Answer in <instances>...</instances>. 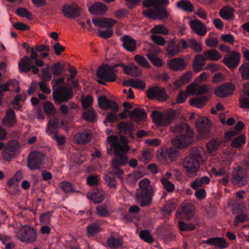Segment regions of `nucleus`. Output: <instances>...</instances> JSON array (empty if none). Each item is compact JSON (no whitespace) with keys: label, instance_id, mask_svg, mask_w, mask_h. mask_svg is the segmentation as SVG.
Wrapping results in <instances>:
<instances>
[{"label":"nucleus","instance_id":"obj_1","mask_svg":"<svg viewBox=\"0 0 249 249\" xmlns=\"http://www.w3.org/2000/svg\"><path fill=\"white\" fill-rule=\"evenodd\" d=\"M107 141L111 148L113 149L115 154L109 172L119 177L122 175L123 171L119 167L125 164L127 162L128 158L126 154L130 149L127 145L128 141L123 137H121L119 140L117 136L111 135L107 138Z\"/></svg>","mask_w":249,"mask_h":249},{"label":"nucleus","instance_id":"obj_2","mask_svg":"<svg viewBox=\"0 0 249 249\" xmlns=\"http://www.w3.org/2000/svg\"><path fill=\"white\" fill-rule=\"evenodd\" d=\"M117 66L123 67L124 72L130 76L137 77L141 74V71L139 68L134 64L131 63L128 65L123 64L114 65L111 67L107 65H102L97 71V75L99 79L97 81L100 84H103V81L113 82L117 79L118 71L115 69Z\"/></svg>","mask_w":249,"mask_h":249},{"label":"nucleus","instance_id":"obj_3","mask_svg":"<svg viewBox=\"0 0 249 249\" xmlns=\"http://www.w3.org/2000/svg\"><path fill=\"white\" fill-rule=\"evenodd\" d=\"M176 136L172 140V144L178 148H186L194 142V133L190 125L183 122L170 127Z\"/></svg>","mask_w":249,"mask_h":249},{"label":"nucleus","instance_id":"obj_4","mask_svg":"<svg viewBox=\"0 0 249 249\" xmlns=\"http://www.w3.org/2000/svg\"><path fill=\"white\" fill-rule=\"evenodd\" d=\"M204 154L205 150L202 147H193L191 149L189 156L184 159L182 166L188 176L192 177L196 175L200 164L204 161Z\"/></svg>","mask_w":249,"mask_h":249},{"label":"nucleus","instance_id":"obj_5","mask_svg":"<svg viewBox=\"0 0 249 249\" xmlns=\"http://www.w3.org/2000/svg\"><path fill=\"white\" fill-rule=\"evenodd\" d=\"M169 0H143V5L150 8L142 11L146 17L152 19L167 18L169 14L163 5L169 4Z\"/></svg>","mask_w":249,"mask_h":249},{"label":"nucleus","instance_id":"obj_6","mask_svg":"<svg viewBox=\"0 0 249 249\" xmlns=\"http://www.w3.org/2000/svg\"><path fill=\"white\" fill-rule=\"evenodd\" d=\"M154 194V189L149 179L144 178L139 182L136 197L142 207H146L152 203Z\"/></svg>","mask_w":249,"mask_h":249},{"label":"nucleus","instance_id":"obj_7","mask_svg":"<svg viewBox=\"0 0 249 249\" xmlns=\"http://www.w3.org/2000/svg\"><path fill=\"white\" fill-rule=\"evenodd\" d=\"M16 232L17 237L23 243L30 244L36 241V230L28 225H21L19 230Z\"/></svg>","mask_w":249,"mask_h":249},{"label":"nucleus","instance_id":"obj_8","mask_svg":"<svg viewBox=\"0 0 249 249\" xmlns=\"http://www.w3.org/2000/svg\"><path fill=\"white\" fill-rule=\"evenodd\" d=\"M151 116L153 122L158 125L167 126L172 122L176 116V112L169 110L160 112L157 110L152 112Z\"/></svg>","mask_w":249,"mask_h":249},{"label":"nucleus","instance_id":"obj_9","mask_svg":"<svg viewBox=\"0 0 249 249\" xmlns=\"http://www.w3.org/2000/svg\"><path fill=\"white\" fill-rule=\"evenodd\" d=\"M143 50L146 53L145 56L154 66L158 67L163 66L162 61L158 57L159 54L160 53V50L158 47L151 44L147 43L144 46Z\"/></svg>","mask_w":249,"mask_h":249},{"label":"nucleus","instance_id":"obj_10","mask_svg":"<svg viewBox=\"0 0 249 249\" xmlns=\"http://www.w3.org/2000/svg\"><path fill=\"white\" fill-rule=\"evenodd\" d=\"M72 95L71 90L65 86H61L53 92V97L56 104L68 101Z\"/></svg>","mask_w":249,"mask_h":249},{"label":"nucleus","instance_id":"obj_11","mask_svg":"<svg viewBox=\"0 0 249 249\" xmlns=\"http://www.w3.org/2000/svg\"><path fill=\"white\" fill-rule=\"evenodd\" d=\"M43 154L37 151H34L30 153L28 156L27 167L31 170L39 169L42 163Z\"/></svg>","mask_w":249,"mask_h":249},{"label":"nucleus","instance_id":"obj_12","mask_svg":"<svg viewBox=\"0 0 249 249\" xmlns=\"http://www.w3.org/2000/svg\"><path fill=\"white\" fill-rule=\"evenodd\" d=\"M19 152V145L16 141H11L8 143L2 153L3 158L9 160L12 159L14 156L18 154Z\"/></svg>","mask_w":249,"mask_h":249},{"label":"nucleus","instance_id":"obj_13","mask_svg":"<svg viewBox=\"0 0 249 249\" xmlns=\"http://www.w3.org/2000/svg\"><path fill=\"white\" fill-rule=\"evenodd\" d=\"M211 90L210 86L207 85H199L196 83H192L187 87L186 92L188 95H202L208 93Z\"/></svg>","mask_w":249,"mask_h":249},{"label":"nucleus","instance_id":"obj_14","mask_svg":"<svg viewBox=\"0 0 249 249\" xmlns=\"http://www.w3.org/2000/svg\"><path fill=\"white\" fill-rule=\"evenodd\" d=\"M223 63L228 68L233 69L238 66L240 62V54L236 51H232L225 55Z\"/></svg>","mask_w":249,"mask_h":249},{"label":"nucleus","instance_id":"obj_15","mask_svg":"<svg viewBox=\"0 0 249 249\" xmlns=\"http://www.w3.org/2000/svg\"><path fill=\"white\" fill-rule=\"evenodd\" d=\"M63 15L65 17L75 18L80 15L81 9L75 3L66 4L61 8Z\"/></svg>","mask_w":249,"mask_h":249},{"label":"nucleus","instance_id":"obj_16","mask_svg":"<svg viewBox=\"0 0 249 249\" xmlns=\"http://www.w3.org/2000/svg\"><path fill=\"white\" fill-rule=\"evenodd\" d=\"M235 89L234 86L228 83L222 84L214 89L215 94L221 98H224L233 94Z\"/></svg>","mask_w":249,"mask_h":249},{"label":"nucleus","instance_id":"obj_17","mask_svg":"<svg viewBox=\"0 0 249 249\" xmlns=\"http://www.w3.org/2000/svg\"><path fill=\"white\" fill-rule=\"evenodd\" d=\"M196 125L198 131L202 135H206L210 132L211 124L207 118L200 117L196 121Z\"/></svg>","mask_w":249,"mask_h":249},{"label":"nucleus","instance_id":"obj_18","mask_svg":"<svg viewBox=\"0 0 249 249\" xmlns=\"http://www.w3.org/2000/svg\"><path fill=\"white\" fill-rule=\"evenodd\" d=\"M92 21L95 26L105 28H112L117 23L113 18H93Z\"/></svg>","mask_w":249,"mask_h":249},{"label":"nucleus","instance_id":"obj_19","mask_svg":"<svg viewBox=\"0 0 249 249\" xmlns=\"http://www.w3.org/2000/svg\"><path fill=\"white\" fill-rule=\"evenodd\" d=\"M189 25L192 31L200 36H204L207 33L206 27L200 20L192 19L190 20Z\"/></svg>","mask_w":249,"mask_h":249},{"label":"nucleus","instance_id":"obj_20","mask_svg":"<svg viewBox=\"0 0 249 249\" xmlns=\"http://www.w3.org/2000/svg\"><path fill=\"white\" fill-rule=\"evenodd\" d=\"M168 65L170 69L174 71H182L185 69L187 63L184 59L178 57L168 61Z\"/></svg>","mask_w":249,"mask_h":249},{"label":"nucleus","instance_id":"obj_21","mask_svg":"<svg viewBox=\"0 0 249 249\" xmlns=\"http://www.w3.org/2000/svg\"><path fill=\"white\" fill-rule=\"evenodd\" d=\"M147 96L149 99L156 98L159 100H166L167 95L163 89L158 87L150 88L147 90Z\"/></svg>","mask_w":249,"mask_h":249},{"label":"nucleus","instance_id":"obj_22","mask_svg":"<svg viewBox=\"0 0 249 249\" xmlns=\"http://www.w3.org/2000/svg\"><path fill=\"white\" fill-rule=\"evenodd\" d=\"M98 105L100 107L103 109H111L114 111H118V107L116 103L104 96L98 97Z\"/></svg>","mask_w":249,"mask_h":249},{"label":"nucleus","instance_id":"obj_23","mask_svg":"<svg viewBox=\"0 0 249 249\" xmlns=\"http://www.w3.org/2000/svg\"><path fill=\"white\" fill-rule=\"evenodd\" d=\"M239 101L241 108L249 109V82L244 84L243 94L240 96Z\"/></svg>","mask_w":249,"mask_h":249},{"label":"nucleus","instance_id":"obj_24","mask_svg":"<svg viewBox=\"0 0 249 249\" xmlns=\"http://www.w3.org/2000/svg\"><path fill=\"white\" fill-rule=\"evenodd\" d=\"M206 59L203 54L198 53L196 55L193 61L192 66L195 72L197 73L204 70Z\"/></svg>","mask_w":249,"mask_h":249},{"label":"nucleus","instance_id":"obj_25","mask_svg":"<svg viewBox=\"0 0 249 249\" xmlns=\"http://www.w3.org/2000/svg\"><path fill=\"white\" fill-rule=\"evenodd\" d=\"M203 242L210 246H214L216 248L220 249L226 248L229 246V244L226 240L221 237L210 238L204 241Z\"/></svg>","mask_w":249,"mask_h":249},{"label":"nucleus","instance_id":"obj_26","mask_svg":"<svg viewBox=\"0 0 249 249\" xmlns=\"http://www.w3.org/2000/svg\"><path fill=\"white\" fill-rule=\"evenodd\" d=\"M91 137V132L89 130H86L76 134L74 137V140L78 143L85 144L89 142Z\"/></svg>","mask_w":249,"mask_h":249},{"label":"nucleus","instance_id":"obj_27","mask_svg":"<svg viewBox=\"0 0 249 249\" xmlns=\"http://www.w3.org/2000/svg\"><path fill=\"white\" fill-rule=\"evenodd\" d=\"M105 192L101 189H96L87 194L89 199L92 200L94 203H98L102 201L104 198Z\"/></svg>","mask_w":249,"mask_h":249},{"label":"nucleus","instance_id":"obj_28","mask_svg":"<svg viewBox=\"0 0 249 249\" xmlns=\"http://www.w3.org/2000/svg\"><path fill=\"white\" fill-rule=\"evenodd\" d=\"M89 10L95 15H103L107 10V7L103 3L96 2L89 6Z\"/></svg>","mask_w":249,"mask_h":249},{"label":"nucleus","instance_id":"obj_29","mask_svg":"<svg viewBox=\"0 0 249 249\" xmlns=\"http://www.w3.org/2000/svg\"><path fill=\"white\" fill-rule=\"evenodd\" d=\"M121 40L123 41V46L126 50L132 52L136 49V41L130 36H124Z\"/></svg>","mask_w":249,"mask_h":249},{"label":"nucleus","instance_id":"obj_30","mask_svg":"<svg viewBox=\"0 0 249 249\" xmlns=\"http://www.w3.org/2000/svg\"><path fill=\"white\" fill-rule=\"evenodd\" d=\"M194 213V207L192 204H189L182 207L181 211L177 212V218L181 219L182 216H186L187 218L192 217Z\"/></svg>","mask_w":249,"mask_h":249},{"label":"nucleus","instance_id":"obj_31","mask_svg":"<svg viewBox=\"0 0 249 249\" xmlns=\"http://www.w3.org/2000/svg\"><path fill=\"white\" fill-rule=\"evenodd\" d=\"M16 123L15 113L12 109H8L2 121L3 125L11 127L12 126Z\"/></svg>","mask_w":249,"mask_h":249},{"label":"nucleus","instance_id":"obj_32","mask_svg":"<svg viewBox=\"0 0 249 249\" xmlns=\"http://www.w3.org/2000/svg\"><path fill=\"white\" fill-rule=\"evenodd\" d=\"M179 156V151L174 147H170L166 151L163 152L160 155V159L167 157L171 161L176 160Z\"/></svg>","mask_w":249,"mask_h":249},{"label":"nucleus","instance_id":"obj_33","mask_svg":"<svg viewBox=\"0 0 249 249\" xmlns=\"http://www.w3.org/2000/svg\"><path fill=\"white\" fill-rule=\"evenodd\" d=\"M130 117L132 120L138 122L144 120L146 117V114L143 109L135 108L130 112Z\"/></svg>","mask_w":249,"mask_h":249},{"label":"nucleus","instance_id":"obj_34","mask_svg":"<svg viewBox=\"0 0 249 249\" xmlns=\"http://www.w3.org/2000/svg\"><path fill=\"white\" fill-rule=\"evenodd\" d=\"M32 64V60L29 56H24L18 62L19 72H28L31 70Z\"/></svg>","mask_w":249,"mask_h":249},{"label":"nucleus","instance_id":"obj_35","mask_svg":"<svg viewBox=\"0 0 249 249\" xmlns=\"http://www.w3.org/2000/svg\"><path fill=\"white\" fill-rule=\"evenodd\" d=\"M124 86L131 87L136 89L143 90L145 87V83L140 79H130L123 82Z\"/></svg>","mask_w":249,"mask_h":249},{"label":"nucleus","instance_id":"obj_36","mask_svg":"<svg viewBox=\"0 0 249 249\" xmlns=\"http://www.w3.org/2000/svg\"><path fill=\"white\" fill-rule=\"evenodd\" d=\"M203 54L207 61L210 60L217 61L222 57V55L220 53L214 49H210L204 51Z\"/></svg>","mask_w":249,"mask_h":249},{"label":"nucleus","instance_id":"obj_37","mask_svg":"<svg viewBox=\"0 0 249 249\" xmlns=\"http://www.w3.org/2000/svg\"><path fill=\"white\" fill-rule=\"evenodd\" d=\"M108 246L111 249H114L121 246L123 244L122 238L118 235H111L107 241Z\"/></svg>","mask_w":249,"mask_h":249},{"label":"nucleus","instance_id":"obj_38","mask_svg":"<svg viewBox=\"0 0 249 249\" xmlns=\"http://www.w3.org/2000/svg\"><path fill=\"white\" fill-rule=\"evenodd\" d=\"M234 9L230 6H225L219 12V16L226 20L232 19L234 18Z\"/></svg>","mask_w":249,"mask_h":249},{"label":"nucleus","instance_id":"obj_39","mask_svg":"<svg viewBox=\"0 0 249 249\" xmlns=\"http://www.w3.org/2000/svg\"><path fill=\"white\" fill-rule=\"evenodd\" d=\"M221 144V141L217 139H213L209 141L207 144L208 153L211 156L215 155L216 150Z\"/></svg>","mask_w":249,"mask_h":249},{"label":"nucleus","instance_id":"obj_40","mask_svg":"<svg viewBox=\"0 0 249 249\" xmlns=\"http://www.w3.org/2000/svg\"><path fill=\"white\" fill-rule=\"evenodd\" d=\"M192 76V72L190 71L185 72L181 77L176 80L174 85L176 88H179L186 84L191 80Z\"/></svg>","mask_w":249,"mask_h":249},{"label":"nucleus","instance_id":"obj_41","mask_svg":"<svg viewBox=\"0 0 249 249\" xmlns=\"http://www.w3.org/2000/svg\"><path fill=\"white\" fill-rule=\"evenodd\" d=\"M208 96H203L196 98H194L189 100L190 105L193 107L197 108L203 107L208 100Z\"/></svg>","mask_w":249,"mask_h":249},{"label":"nucleus","instance_id":"obj_42","mask_svg":"<svg viewBox=\"0 0 249 249\" xmlns=\"http://www.w3.org/2000/svg\"><path fill=\"white\" fill-rule=\"evenodd\" d=\"M167 52L169 57H173L180 52L179 46L174 42H171L167 47Z\"/></svg>","mask_w":249,"mask_h":249},{"label":"nucleus","instance_id":"obj_43","mask_svg":"<svg viewBox=\"0 0 249 249\" xmlns=\"http://www.w3.org/2000/svg\"><path fill=\"white\" fill-rule=\"evenodd\" d=\"M59 122L58 120L56 118H53L50 119L46 127V132L51 135L55 132L58 128Z\"/></svg>","mask_w":249,"mask_h":249},{"label":"nucleus","instance_id":"obj_44","mask_svg":"<svg viewBox=\"0 0 249 249\" xmlns=\"http://www.w3.org/2000/svg\"><path fill=\"white\" fill-rule=\"evenodd\" d=\"M120 131L124 134L130 133L134 129V125L129 122L122 121L118 124Z\"/></svg>","mask_w":249,"mask_h":249},{"label":"nucleus","instance_id":"obj_45","mask_svg":"<svg viewBox=\"0 0 249 249\" xmlns=\"http://www.w3.org/2000/svg\"><path fill=\"white\" fill-rule=\"evenodd\" d=\"M177 6L185 11L191 12L193 10V5L188 0H181L177 2Z\"/></svg>","mask_w":249,"mask_h":249},{"label":"nucleus","instance_id":"obj_46","mask_svg":"<svg viewBox=\"0 0 249 249\" xmlns=\"http://www.w3.org/2000/svg\"><path fill=\"white\" fill-rule=\"evenodd\" d=\"M210 179L208 177H203L196 179L191 184V187L194 189H196L199 187H201L205 184L210 182Z\"/></svg>","mask_w":249,"mask_h":249},{"label":"nucleus","instance_id":"obj_47","mask_svg":"<svg viewBox=\"0 0 249 249\" xmlns=\"http://www.w3.org/2000/svg\"><path fill=\"white\" fill-rule=\"evenodd\" d=\"M134 59L140 65L148 69H151V66L148 62L147 60L142 55L137 54L136 55Z\"/></svg>","mask_w":249,"mask_h":249},{"label":"nucleus","instance_id":"obj_48","mask_svg":"<svg viewBox=\"0 0 249 249\" xmlns=\"http://www.w3.org/2000/svg\"><path fill=\"white\" fill-rule=\"evenodd\" d=\"M152 34H159L166 35L169 34L168 30L162 24H159L155 26L151 30Z\"/></svg>","mask_w":249,"mask_h":249},{"label":"nucleus","instance_id":"obj_49","mask_svg":"<svg viewBox=\"0 0 249 249\" xmlns=\"http://www.w3.org/2000/svg\"><path fill=\"white\" fill-rule=\"evenodd\" d=\"M188 42L190 45V47L195 52L199 53L202 51L201 42H198L194 38L189 39Z\"/></svg>","mask_w":249,"mask_h":249},{"label":"nucleus","instance_id":"obj_50","mask_svg":"<svg viewBox=\"0 0 249 249\" xmlns=\"http://www.w3.org/2000/svg\"><path fill=\"white\" fill-rule=\"evenodd\" d=\"M246 143V137L241 135L234 138L231 142V146L235 148H239L242 146Z\"/></svg>","mask_w":249,"mask_h":249},{"label":"nucleus","instance_id":"obj_51","mask_svg":"<svg viewBox=\"0 0 249 249\" xmlns=\"http://www.w3.org/2000/svg\"><path fill=\"white\" fill-rule=\"evenodd\" d=\"M87 233L89 236H93L100 231V228L96 223L91 224L87 227Z\"/></svg>","mask_w":249,"mask_h":249},{"label":"nucleus","instance_id":"obj_52","mask_svg":"<svg viewBox=\"0 0 249 249\" xmlns=\"http://www.w3.org/2000/svg\"><path fill=\"white\" fill-rule=\"evenodd\" d=\"M83 117L85 120L90 122H94L96 120V114L93 108L89 109L83 112Z\"/></svg>","mask_w":249,"mask_h":249},{"label":"nucleus","instance_id":"obj_53","mask_svg":"<svg viewBox=\"0 0 249 249\" xmlns=\"http://www.w3.org/2000/svg\"><path fill=\"white\" fill-rule=\"evenodd\" d=\"M242 78L244 80H249V64L244 63L239 68Z\"/></svg>","mask_w":249,"mask_h":249},{"label":"nucleus","instance_id":"obj_54","mask_svg":"<svg viewBox=\"0 0 249 249\" xmlns=\"http://www.w3.org/2000/svg\"><path fill=\"white\" fill-rule=\"evenodd\" d=\"M27 96L25 93L18 95L16 96L12 104L14 106L15 109H20L19 106L20 102H24L26 99Z\"/></svg>","mask_w":249,"mask_h":249},{"label":"nucleus","instance_id":"obj_55","mask_svg":"<svg viewBox=\"0 0 249 249\" xmlns=\"http://www.w3.org/2000/svg\"><path fill=\"white\" fill-rule=\"evenodd\" d=\"M44 112L48 115H53L56 113L54 106L49 101H45L43 105Z\"/></svg>","mask_w":249,"mask_h":249},{"label":"nucleus","instance_id":"obj_56","mask_svg":"<svg viewBox=\"0 0 249 249\" xmlns=\"http://www.w3.org/2000/svg\"><path fill=\"white\" fill-rule=\"evenodd\" d=\"M51 69L54 76H59L62 74L64 67L60 63H57L53 64L52 66Z\"/></svg>","mask_w":249,"mask_h":249},{"label":"nucleus","instance_id":"obj_57","mask_svg":"<svg viewBox=\"0 0 249 249\" xmlns=\"http://www.w3.org/2000/svg\"><path fill=\"white\" fill-rule=\"evenodd\" d=\"M161 184L163 186L164 188L169 192H173L175 189V185L170 181L165 178H162L160 179Z\"/></svg>","mask_w":249,"mask_h":249},{"label":"nucleus","instance_id":"obj_58","mask_svg":"<svg viewBox=\"0 0 249 249\" xmlns=\"http://www.w3.org/2000/svg\"><path fill=\"white\" fill-rule=\"evenodd\" d=\"M59 187L64 192L66 193H70L74 191L72 185L69 182H61L59 184Z\"/></svg>","mask_w":249,"mask_h":249},{"label":"nucleus","instance_id":"obj_59","mask_svg":"<svg viewBox=\"0 0 249 249\" xmlns=\"http://www.w3.org/2000/svg\"><path fill=\"white\" fill-rule=\"evenodd\" d=\"M113 30L112 28H107L105 30H99L97 31V35L99 37L104 38H108L111 37L113 35Z\"/></svg>","mask_w":249,"mask_h":249},{"label":"nucleus","instance_id":"obj_60","mask_svg":"<svg viewBox=\"0 0 249 249\" xmlns=\"http://www.w3.org/2000/svg\"><path fill=\"white\" fill-rule=\"evenodd\" d=\"M139 235L142 240L147 243H151L154 241L150 232L148 231H141Z\"/></svg>","mask_w":249,"mask_h":249},{"label":"nucleus","instance_id":"obj_61","mask_svg":"<svg viewBox=\"0 0 249 249\" xmlns=\"http://www.w3.org/2000/svg\"><path fill=\"white\" fill-rule=\"evenodd\" d=\"M82 103L84 109H90L93 103V98L89 95L84 97L82 98Z\"/></svg>","mask_w":249,"mask_h":249},{"label":"nucleus","instance_id":"obj_62","mask_svg":"<svg viewBox=\"0 0 249 249\" xmlns=\"http://www.w3.org/2000/svg\"><path fill=\"white\" fill-rule=\"evenodd\" d=\"M16 13L19 16L21 17H25L29 19H31L32 18V14L25 8H18L16 10Z\"/></svg>","mask_w":249,"mask_h":249},{"label":"nucleus","instance_id":"obj_63","mask_svg":"<svg viewBox=\"0 0 249 249\" xmlns=\"http://www.w3.org/2000/svg\"><path fill=\"white\" fill-rule=\"evenodd\" d=\"M178 226L181 231H193L195 229V226L193 224H184L181 221L178 222Z\"/></svg>","mask_w":249,"mask_h":249},{"label":"nucleus","instance_id":"obj_64","mask_svg":"<svg viewBox=\"0 0 249 249\" xmlns=\"http://www.w3.org/2000/svg\"><path fill=\"white\" fill-rule=\"evenodd\" d=\"M52 216L51 212L42 213L40 216V221L42 224L47 225L50 222V218Z\"/></svg>","mask_w":249,"mask_h":249}]
</instances>
